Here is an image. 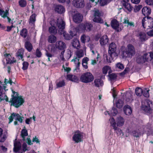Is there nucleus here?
Here are the masks:
<instances>
[{"label": "nucleus", "mask_w": 153, "mask_h": 153, "mask_svg": "<svg viewBox=\"0 0 153 153\" xmlns=\"http://www.w3.org/2000/svg\"><path fill=\"white\" fill-rule=\"evenodd\" d=\"M117 46L115 43L112 42L109 45L108 53L109 56H106V58L107 61L111 62L114 58H116L118 56L117 53L116 52Z\"/></svg>", "instance_id": "nucleus-1"}, {"label": "nucleus", "mask_w": 153, "mask_h": 153, "mask_svg": "<svg viewBox=\"0 0 153 153\" xmlns=\"http://www.w3.org/2000/svg\"><path fill=\"white\" fill-rule=\"evenodd\" d=\"M13 95H12L13 97L12 98V100H10V102H11L13 106L17 108L22 105L24 102V99L21 97H14V94L16 93L13 91Z\"/></svg>", "instance_id": "nucleus-2"}, {"label": "nucleus", "mask_w": 153, "mask_h": 153, "mask_svg": "<svg viewBox=\"0 0 153 153\" xmlns=\"http://www.w3.org/2000/svg\"><path fill=\"white\" fill-rule=\"evenodd\" d=\"M142 109L146 112L150 113L153 110V103L148 99L145 100L144 102H142Z\"/></svg>", "instance_id": "nucleus-3"}, {"label": "nucleus", "mask_w": 153, "mask_h": 153, "mask_svg": "<svg viewBox=\"0 0 153 153\" xmlns=\"http://www.w3.org/2000/svg\"><path fill=\"white\" fill-rule=\"evenodd\" d=\"M135 50L134 46L131 44H128L125 51L123 52V55L126 57H131L134 55Z\"/></svg>", "instance_id": "nucleus-4"}, {"label": "nucleus", "mask_w": 153, "mask_h": 153, "mask_svg": "<svg viewBox=\"0 0 153 153\" xmlns=\"http://www.w3.org/2000/svg\"><path fill=\"white\" fill-rule=\"evenodd\" d=\"M94 79V76L90 72L85 73L80 77V80L81 81L85 83L92 82Z\"/></svg>", "instance_id": "nucleus-5"}, {"label": "nucleus", "mask_w": 153, "mask_h": 153, "mask_svg": "<svg viewBox=\"0 0 153 153\" xmlns=\"http://www.w3.org/2000/svg\"><path fill=\"white\" fill-rule=\"evenodd\" d=\"M76 54V57L72 59L71 60V61L75 62L76 65V69H77L78 68L80 64V62H79V58L83 57L84 55V53L82 50H80L77 51Z\"/></svg>", "instance_id": "nucleus-6"}, {"label": "nucleus", "mask_w": 153, "mask_h": 153, "mask_svg": "<svg viewBox=\"0 0 153 153\" xmlns=\"http://www.w3.org/2000/svg\"><path fill=\"white\" fill-rule=\"evenodd\" d=\"M94 22L100 23H103V21L101 18L102 16V12L98 10H94Z\"/></svg>", "instance_id": "nucleus-7"}, {"label": "nucleus", "mask_w": 153, "mask_h": 153, "mask_svg": "<svg viewBox=\"0 0 153 153\" xmlns=\"http://www.w3.org/2000/svg\"><path fill=\"white\" fill-rule=\"evenodd\" d=\"M93 27L92 25L89 23H82L80 24L78 27V29L81 31H84L86 30L88 31L91 30Z\"/></svg>", "instance_id": "nucleus-8"}, {"label": "nucleus", "mask_w": 153, "mask_h": 153, "mask_svg": "<svg viewBox=\"0 0 153 153\" xmlns=\"http://www.w3.org/2000/svg\"><path fill=\"white\" fill-rule=\"evenodd\" d=\"M24 117L21 116L18 114L13 113L11 114V115L9 117L8 119L9 120V123H10L12 122L13 120V119L16 120L18 121L20 123H22V122L23 118Z\"/></svg>", "instance_id": "nucleus-9"}, {"label": "nucleus", "mask_w": 153, "mask_h": 153, "mask_svg": "<svg viewBox=\"0 0 153 153\" xmlns=\"http://www.w3.org/2000/svg\"><path fill=\"white\" fill-rule=\"evenodd\" d=\"M82 137V133L80 131H78L74 133L72 139L75 142L78 143L81 141Z\"/></svg>", "instance_id": "nucleus-10"}, {"label": "nucleus", "mask_w": 153, "mask_h": 153, "mask_svg": "<svg viewBox=\"0 0 153 153\" xmlns=\"http://www.w3.org/2000/svg\"><path fill=\"white\" fill-rule=\"evenodd\" d=\"M111 25L112 27L118 32L121 31L123 28L122 27L119 26V22L115 19H113L111 21Z\"/></svg>", "instance_id": "nucleus-11"}, {"label": "nucleus", "mask_w": 153, "mask_h": 153, "mask_svg": "<svg viewBox=\"0 0 153 153\" xmlns=\"http://www.w3.org/2000/svg\"><path fill=\"white\" fill-rule=\"evenodd\" d=\"M51 26L49 27L48 31L50 33L56 34L57 32V30L55 25H56V22L54 20H52L50 22Z\"/></svg>", "instance_id": "nucleus-12"}, {"label": "nucleus", "mask_w": 153, "mask_h": 153, "mask_svg": "<svg viewBox=\"0 0 153 153\" xmlns=\"http://www.w3.org/2000/svg\"><path fill=\"white\" fill-rule=\"evenodd\" d=\"M65 24L64 21L62 19H58L57 21V25L59 29L58 30L59 34L61 33L62 31H64Z\"/></svg>", "instance_id": "nucleus-13"}, {"label": "nucleus", "mask_w": 153, "mask_h": 153, "mask_svg": "<svg viewBox=\"0 0 153 153\" xmlns=\"http://www.w3.org/2000/svg\"><path fill=\"white\" fill-rule=\"evenodd\" d=\"M73 4L76 8H82L84 6V1L83 0H74Z\"/></svg>", "instance_id": "nucleus-14"}, {"label": "nucleus", "mask_w": 153, "mask_h": 153, "mask_svg": "<svg viewBox=\"0 0 153 153\" xmlns=\"http://www.w3.org/2000/svg\"><path fill=\"white\" fill-rule=\"evenodd\" d=\"M5 86H4L2 88V87L0 85V102L4 100H5L7 102L8 101L7 97L4 93L3 92V90H5Z\"/></svg>", "instance_id": "nucleus-15"}, {"label": "nucleus", "mask_w": 153, "mask_h": 153, "mask_svg": "<svg viewBox=\"0 0 153 153\" xmlns=\"http://www.w3.org/2000/svg\"><path fill=\"white\" fill-rule=\"evenodd\" d=\"M55 45L56 48L60 50H63L66 48L65 43L62 41H57Z\"/></svg>", "instance_id": "nucleus-16"}, {"label": "nucleus", "mask_w": 153, "mask_h": 153, "mask_svg": "<svg viewBox=\"0 0 153 153\" xmlns=\"http://www.w3.org/2000/svg\"><path fill=\"white\" fill-rule=\"evenodd\" d=\"M109 39L107 35H103L100 38V43L102 46L106 45L108 42Z\"/></svg>", "instance_id": "nucleus-17"}, {"label": "nucleus", "mask_w": 153, "mask_h": 153, "mask_svg": "<svg viewBox=\"0 0 153 153\" xmlns=\"http://www.w3.org/2000/svg\"><path fill=\"white\" fill-rule=\"evenodd\" d=\"M16 139L14 142V146L13 150L15 152H19L21 149L22 145L21 143L19 141H16Z\"/></svg>", "instance_id": "nucleus-18"}, {"label": "nucleus", "mask_w": 153, "mask_h": 153, "mask_svg": "<svg viewBox=\"0 0 153 153\" xmlns=\"http://www.w3.org/2000/svg\"><path fill=\"white\" fill-rule=\"evenodd\" d=\"M83 16L80 14L77 13L74 15L73 19L74 22L76 23H79L82 21Z\"/></svg>", "instance_id": "nucleus-19"}, {"label": "nucleus", "mask_w": 153, "mask_h": 153, "mask_svg": "<svg viewBox=\"0 0 153 153\" xmlns=\"http://www.w3.org/2000/svg\"><path fill=\"white\" fill-rule=\"evenodd\" d=\"M54 10L57 13L62 14L64 13L65 11L64 7L60 5H58L55 7Z\"/></svg>", "instance_id": "nucleus-20"}, {"label": "nucleus", "mask_w": 153, "mask_h": 153, "mask_svg": "<svg viewBox=\"0 0 153 153\" xmlns=\"http://www.w3.org/2000/svg\"><path fill=\"white\" fill-rule=\"evenodd\" d=\"M124 119L121 116L117 117L116 119V124L118 127L123 126L124 124Z\"/></svg>", "instance_id": "nucleus-21"}, {"label": "nucleus", "mask_w": 153, "mask_h": 153, "mask_svg": "<svg viewBox=\"0 0 153 153\" xmlns=\"http://www.w3.org/2000/svg\"><path fill=\"white\" fill-rule=\"evenodd\" d=\"M147 55V54H144L143 56L141 57H138L137 58L136 61L137 62L140 64H143L147 61V59L148 58L146 57Z\"/></svg>", "instance_id": "nucleus-22"}, {"label": "nucleus", "mask_w": 153, "mask_h": 153, "mask_svg": "<svg viewBox=\"0 0 153 153\" xmlns=\"http://www.w3.org/2000/svg\"><path fill=\"white\" fill-rule=\"evenodd\" d=\"M143 14L145 16H147L149 15L151 13V9L147 7H144L142 10Z\"/></svg>", "instance_id": "nucleus-23"}, {"label": "nucleus", "mask_w": 153, "mask_h": 153, "mask_svg": "<svg viewBox=\"0 0 153 153\" xmlns=\"http://www.w3.org/2000/svg\"><path fill=\"white\" fill-rule=\"evenodd\" d=\"M73 47L77 49H79L80 47V43L79 40L77 39H74L72 42Z\"/></svg>", "instance_id": "nucleus-24"}, {"label": "nucleus", "mask_w": 153, "mask_h": 153, "mask_svg": "<svg viewBox=\"0 0 153 153\" xmlns=\"http://www.w3.org/2000/svg\"><path fill=\"white\" fill-rule=\"evenodd\" d=\"M123 109L124 112L126 115H130L131 114L132 110L130 106L128 105H125L124 106Z\"/></svg>", "instance_id": "nucleus-25"}, {"label": "nucleus", "mask_w": 153, "mask_h": 153, "mask_svg": "<svg viewBox=\"0 0 153 153\" xmlns=\"http://www.w3.org/2000/svg\"><path fill=\"white\" fill-rule=\"evenodd\" d=\"M67 79L70 80L74 82H77L78 80V79L76 76L72 74H68L67 75Z\"/></svg>", "instance_id": "nucleus-26"}, {"label": "nucleus", "mask_w": 153, "mask_h": 153, "mask_svg": "<svg viewBox=\"0 0 153 153\" xmlns=\"http://www.w3.org/2000/svg\"><path fill=\"white\" fill-rule=\"evenodd\" d=\"M4 56L6 58L7 64H11L16 62V60L13 61L10 59L11 56L9 54H4Z\"/></svg>", "instance_id": "nucleus-27"}, {"label": "nucleus", "mask_w": 153, "mask_h": 153, "mask_svg": "<svg viewBox=\"0 0 153 153\" xmlns=\"http://www.w3.org/2000/svg\"><path fill=\"white\" fill-rule=\"evenodd\" d=\"M146 19H147V23L146 24L147 27L150 28L153 27V19L150 17H147Z\"/></svg>", "instance_id": "nucleus-28"}, {"label": "nucleus", "mask_w": 153, "mask_h": 153, "mask_svg": "<svg viewBox=\"0 0 153 153\" xmlns=\"http://www.w3.org/2000/svg\"><path fill=\"white\" fill-rule=\"evenodd\" d=\"M28 135L27 131L25 126L24 128L22 130L21 134V136L23 140L25 141V137L27 136Z\"/></svg>", "instance_id": "nucleus-29"}, {"label": "nucleus", "mask_w": 153, "mask_h": 153, "mask_svg": "<svg viewBox=\"0 0 153 153\" xmlns=\"http://www.w3.org/2000/svg\"><path fill=\"white\" fill-rule=\"evenodd\" d=\"M81 42L85 43V42H88L90 40V38L89 36L85 35H83L81 37Z\"/></svg>", "instance_id": "nucleus-30"}, {"label": "nucleus", "mask_w": 153, "mask_h": 153, "mask_svg": "<svg viewBox=\"0 0 153 153\" xmlns=\"http://www.w3.org/2000/svg\"><path fill=\"white\" fill-rule=\"evenodd\" d=\"M57 38L56 36L53 35H51L49 36L48 38V40L49 42L51 43H53L56 42Z\"/></svg>", "instance_id": "nucleus-31"}, {"label": "nucleus", "mask_w": 153, "mask_h": 153, "mask_svg": "<svg viewBox=\"0 0 153 153\" xmlns=\"http://www.w3.org/2000/svg\"><path fill=\"white\" fill-rule=\"evenodd\" d=\"M123 24H127V26L128 27L129 26L134 27V23L132 22H129L128 18H126L124 19Z\"/></svg>", "instance_id": "nucleus-32"}, {"label": "nucleus", "mask_w": 153, "mask_h": 153, "mask_svg": "<svg viewBox=\"0 0 153 153\" xmlns=\"http://www.w3.org/2000/svg\"><path fill=\"white\" fill-rule=\"evenodd\" d=\"M94 83L95 86L97 87L102 86L103 85V81L99 79H95L94 81Z\"/></svg>", "instance_id": "nucleus-33"}, {"label": "nucleus", "mask_w": 153, "mask_h": 153, "mask_svg": "<svg viewBox=\"0 0 153 153\" xmlns=\"http://www.w3.org/2000/svg\"><path fill=\"white\" fill-rule=\"evenodd\" d=\"M24 51L22 49H21L18 50L16 55L17 57L19 59H22L23 58V55L24 54Z\"/></svg>", "instance_id": "nucleus-34"}, {"label": "nucleus", "mask_w": 153, "mask_h": 153, "mask_svg": "<svg viewBox=\"0 0 153 153\" xmlns=\"http://www.w3.org/2000/svg\"><path fill=\"white\" fill-rule=\"evenodd\" d=\"M60 34L61 35L63 34L64 39L67 40H70L72 39V36H71L70 34L67 33L64 31H62Z\"/></svg>", "instance_id": "nucleus-35"}, {"label": "nucleus", "mask_w": 153, "mask_h": 153, "mask_svg": "<svg viewBox=\"0 0 153 153\" xmlns=\"http://www.w3.org/2000/svg\"><path fill=\"white\" fill-rule=\"evenodd\" d=\"M113 128L115 131L118 136H123V134L122 130L119 128H117L116 126H114H114Z\"/></svg>", "instance_id": "nucleus-36"}, {"label": "nucleus", "mask_w": 153, "mask_h": 153, "mask_svg": "<svg viewBox=\"0 0 153 153\" xmlns=\"http://www.w3.org/2000/svg\"><path fill=\"white\" fill-rule=\"evenodd\" d=\"M36 15L35 14H32L30 17L29 24L30 25H33L36 21Z\"/></svg>", "instance_id": "nucleus-37"}, {"label": "nucleus", "mask_w": 153, "mask_h": 153, "mask_svg": "<svg viewBox=\"0 0 153 153\" xmlns=\"http://www.w3.org/2000/svg\"><path fill=\"white\" fill-rule=\"evenodd\" d=\"M132 133L133 136L136 137H138L140 136L142 133L141 131V129H140L134 130L133 131Z\"/></svg>", "instance_id": "nucleus-38"}, {"label": "nucleus", "mask_w": 153, "mask_h": 153, "mask_svg": "<svg viewBox=\"0 0 153 153\" xmlns=\"http://www.w3.org/2000/svg\"><path fill=\"white\" fill-rule=\"evenodd\" d=\"M25 46L26 49L29 52L31 51L33 49V46L29 42H26L25 43Z\"/></svg>", "instance_id": "nucleus-39"}, {"label": "nucleus", "mask_w": 153, "mask_h": 153, "mask_svg": "<svg viewBox=\"0 0 153 153\" xmlns=\"http://www.w3.org/2000/svg\"><path fill=\"white\" fill-rule=\"evenodd\" d=\"M123 6L125 9L129 11H131L132 9V7L131 5L128 3H123Z\"/></svg>", "instance_id": "nucleus-40"}, {"label": "nucleus", "mask_w": 153, "mask_h": 153, "mask_svg": "<svg viewBox=\"0 0 153 153\" xmlns=\"http://www.w3.org/2000/svg\"><path fill=\"white\" fill-rule=\"evenodd\" d=\"M8 14L9 13L8 10H6L5 12L0 9V16H1L2 17L5 18L7 17V16L8 15Z\"/></svg>", "instance_id": "nucleus-41"}, {"label": "nucleus", "mask_w": 153, "mask_h": 153, "mask_svg": "<svg viewBox=\"0 0 153 153\" xmlns=\"http://www.w3.org/2000/svg\"><path fill=\"white\" fill-rule=\"evenodd\" d=\"M143 90L140 88H137L135 90V92L136 95L139 96H140L143 94Z\"/></svg>", "instance_id": "nucleus-42"}, {"label": "nucleus", "mask_w": 153, "mask_h": 153, "mask_svg": "<svg viewBox=\"0 0 153 153\" xmlns=\"http://www.w3.org/2000/svg\"><path fill=\"white\" fill-rule=\"evenodd\" d=\"M27 34V30L25 28L23 29L20 32V35L21 36L25 38L26 37Z\"/></svg>", "instance_id": "nucleus-43"}, {"label": "nucleus", "mask_w": 153, "mask_h": 153, "mask_svg": "<svg viewBox=\"0 0 153 153\" xmlns=\"http://www.w3.org/2000/svg\"><path fill=\"white\" fill-rule=\"evenodd\" d=\"M108 76L110 80L111 81H115L117 77V75L114 73L109 74Z\"/></svg>", "instance_id": "nucleus-44"}, {"label": "nucleus", "mask_w": 153, "mask_h": 153, "mask_svg": "<svg viewBox=\"0 0 153 153\" xmlns=\"http://www.w3.org/2000/svg\"><path fill=\"white\" fill-rule=\"evenodd\" d=\"M123 101L121 100H118L116 103V105L117 108H120L123 106Z\"/></svg>", "instance_id": "nucleus-45"}, {"label": "nucleus", "mask_w": 153, "mask_h": 153, "mask_svg": "<svg viewBox=\"0 0 153 153\" xmlns=\"http://www.w3.org/2000/svg\"><path fill=\"white\" fill-rule=\"evenodd\" d=\"M146 17H144L142 21V25L144 28L147 27L146 24L147 23V19H146Z\"/></svg>", "instance_id": "nucleus-46"}, {"label": "nucleus", "mask_w": 153, "mask_h": 153, "mask_svg": "<svg viewBox=\"0 0 153 153\" xmlns=\"http://www.w3.org/2000/svg\"><path fill=\"white\" fill-rule=\"evenodd\" d=\"M139 36L140 39L141 41L145 40L146 37V33L144 32H140L139 33Z\"/></svg>", "instance_id": "nucleus-47"}, {"label": "nucleus", "mask_w": 153, "mask_h": 153, "mask_svg": "<svg viewBox=\"0 0 153 153\" xmlns=\"http://www.w3.org/2000/svg\"><path fill=\"white\" fill-rule=\"evenodd\" d=\"M111 70L110 67L108 66H105L102 68L103 73L104 74H106L108 71Z\"/></svg>", "instance_id": "nucleus-48"}, {"label": "nucleus", "mask_w": 153, "mask_h": 153, "mask_svg": "<svg viewBox=\"0 0 153 153\" xmlns=\"http://www.w3.org/2000/svg\"><path fill=\"white\" fill-rule=\"evenodd\" d=\"M149 90H148L147 89H145L143 90L142 94L145 97H149Z\"/></svg>", "instance_id": "nucleus-49"}, {"label": "nucleus", "mask_w": 153, "mask_h": 153, "mask_svg": "<svg viewBox=\"0 0 153 153\" xmlns=\"http://www.w3.org/2000/svg\"><path fill=\"white\" fill-rule=\"evenodd\" d=\"M19 3L20 6L22 7H25L27 4L26 1L25 0H20Z\"/></svg>", "instance_id": "nucleus-50"}, {"label": "nucleus", "mask_w": 153, "mask_h": 153, "mask_svg": "<svg viewBox=\"0 0 153 153\" xmlns=\"http://www.w3.org/2000/svg\"><path fill=\"white\" fill-rule=\"evenodd\" d=\"M22 65L23 67H22V69L24 70H26L27 69L29 64L27 62H24L22 63Z\"/></svg>", "instance_id": "nucleus-51"}, {"label": "nucleus", "mask_w": 153, "mask_h": 153, "mask_svg": "<svg viewBox=\"0 0 153 153\" xmlns=\"http://www.w3.org/2000/svg\"><path fill=\"white\" fill-rule=\"evenodd\" d=\"M116 67L120 70L123 69L124 68L123 65L120 62H118L116 64Z\"/></svg>", "instance_id": "nucleus-52"}, {"label": "nucleus", "mask_w": 153, "mask_h": 153, "mask_svg": "<svg viewBox=\"0 0 153 153\" xmlns=\"http://www.w3.org/2000/svg\"><path fill=\"white\" fill-rule=\"evenodd\" d=\"M65 85V82L64 80L59 82L56 84L57 86L58 87H62L64 86Z\"/></svg>", "instance_id": "nucleus-53"}, {"label": "nucleus", "mask_w": 153, "mask_h": 153, "mask_svg": "<svg viewBox=\"0 0 153 153\" xmlns=\"http://www.w3.org/2000/svg\"><path fill=\"white\" fill-rule=\"evenodd\" d=\"M109 121H110L111 125L113 128L114 125V126H116V122H115L113 118H110L109 119Z\"/></svg>", "instance_id": "nucleus-54"}, {"label": "nucleus", "mask_w": 153, "mask_h": 153, "mask_svg": "<svg viewBox=\"0 0 153 153\" xmlns=\"http://www.w3.org/2000/svg\"><path fill=\"white\" fill-rule=\"evenodd\" d=\"M36 55L38 57H41L42 54L39 49L37 48L36 52Z\"/></svg>", "instance_id": "nucleus-55"}, {"label": "nucleus", "mask_w": 153, "mask_h": 153, "mask_svg": "<svg viewBox=\"0 0 153 153\" xmlns=\"http://www.w3.org/2000/svg\"><path fill=\"white\" fill-rule=\"evenodd\" d=\"M4 135H5V137L4 140L3 141H0V142H4L5 141V140L7 138V131H6V132H4V133L3 134L2 133V134L0 136V138L2 139V138L3 137V136H4Z\"/></svg>", "instance_id": "nucleus-56"}, {"label": "nucleus", "mask_w": 153, "mask_h": 153, "mask_svg": "<svg viewBox=\"0 0 153 153\" xmlns=\"http://www.w3.org/2000/svg\"><path fill=\"white\" fill-rule=\"evenodd\" d=\"M107 3V0H100V4L101 6H103L106 5Z\"/></svg>", "instance_id": "nucleus-57"}, {"label": "nucleus", "mask_w": 153, "mask_h": 153, "mask_svg": "<svg viewBox=\"0 0 153 153\" xmlns=\"http://www.w3.org/2000/svg\"><path fill=\"white\" fill-rule=\"evenodd\" d=\"M111 111L113 116L116 115L118 113L117 109L114 108H113Z\"/></svg>", "instance_id": "nucleus-58"}, {"label": "nucleus", "mask_w": 153, "mask_h": 153, "mask_svg": "<svg viewBox=\"0 0 153 153\" xmlns=\"http://www.w3.org/2000/svg\"><path fill=\"white\" fill-rule=\"evenodd\" d=\"M67 53L68 55L67 58L69 59L72 56V53L71 52V51L69 49L67 50Z\"/></svg>", "instance_id": "nucleus-59"}, {"label": "nucleus", "mask_w": 153, "mask_h": 153, "mask_svg": "<svg viewBox=\"0 0 153 153\" xmlns=\"http://www.w3.org/2000/svg\"><path fill=\"white\" fill-rule=\"evenodd\" d=\"M99 0H89V3L91 4L92 3H94V5L97 4V3L99 2Z\"/></svg>", "instance_id": "nucleus-60"}, {"label": "nucleus", "mask_w": 153, "mask_h": 153, "mask_svg": "<svg viewBox=\"0 0 153 153\" xmlns=\"http://www.w3.org/2000/svg\"><path fill=\"white\" fill-rule=\"evenodd\" d=\"M89 59L88 57H85L82 60V63H88V62L89 61Z\"/></svg>", "instance_id": "nucleus-61"}, {"label": "nucleus", "mask_w": 153, "mask_h": 153, "mask_svg": "<svg viewBox=\"0 0 153 153\" xmlns=\"http://www.w3.org/2000/svg\"><path fill=\"white\" fill-rule=\"evenodd\" d=\"M146 2L149 5L153 4V0H146Z\"/></svg>", "instance_id": "nucleus-62"}, {"label": "nucleus", "mask_w": 153, "mask_h": 153, "mask_svg": "<svg viewBox=\"0 0 153 153\" xmlns=\"http://www.w3.org/2000/svg\"><path fill=\"white\" fill-rule=\"evenodd\" d=\"M46 55L48 57V60L49 61H50V57H51L53 56V55L51 53L48 52L46 53Z\"/></svg>", "instance_id": "nucleus-63"}, {"label": "nucleus", "mask_w": 153, "mask_h": 153, "mask_svg": "<svg viewBox=\"0 0 153 153\" xmlns=\"http://www.w3.org/2000/svg\"><path fill=\"white\" fill-rule=\"evenodd\" d=\"M147 34L148 35L150 36H153V29L150 30L148 32Z\"/></svg>", "instance_id": "nucleus-64"}]
</instances>
